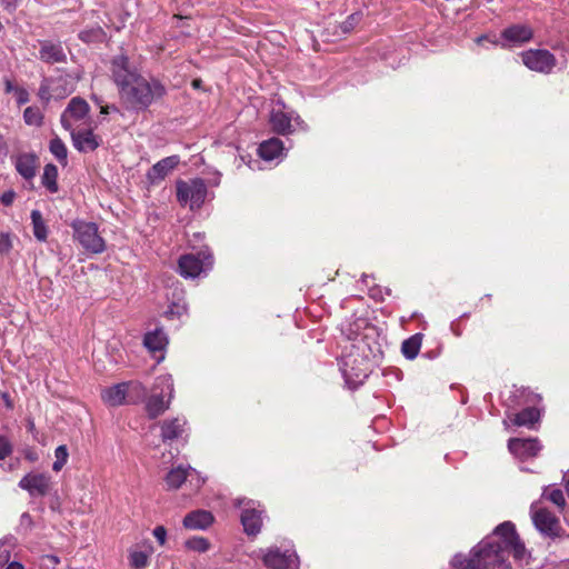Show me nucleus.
Masks as SVG:
<instances>
[{
	"label": "nucleus",
	"instance_id": "4468645a",
	"mask_svg": "<svg viewBox=\"0 0 569 569\" xmlns=\"http://www.w3.org/2000/svg\"><path fill=\"white\" fill-rule=\"evenodd\" d=\"M523 64L536 72L550 73L556 66V57L546 49H529L521 53Z\"/></svg>",
	"mask_w": 569,
	"mask_h": 569
},
{
	"label": "nucleus",
	"instance_id": "4be33fe9",
	"mask_svg": "<svg viewBox=\"0 0 569 569\" xmlns=\"http://www.w3.org/2000/svg\"><path fill=\"white\" fill-rule=\"evenodd\" d=\"M214 521L213 515L208 510L198 509L187 513L183 518V527L189 530H206Z\"/></svg>",
	"mask_w": 569,
	"mask_h": 569
},
{
	"label": "nucleus",
	"instance_id": "5fc2aeb1",
	"mask_svg": "<svg viewBox=\"0 0 569 569\" xmlns=\"http://www.w3.org/2000/svg\"><path fill=\"white\" fill-rule=\"evenodd\" d=\"M49 559L53 562V563H58L59 562V559L58 557L56 556H50Z\"/></svg>",
	"mask_w": 569,
	"mask_h": 569
},
{
	"label": "nucleus",
	"instance_id": "680f3d73",
	"mask_svg": "<svg viewBox=\"0 0 569 569\" xmlns=\"http://www.w3.org/2000/svg\"><path fill=\"white\" fill-rule=\"evenodd\" d=\"M2 28H3V27H2V23L0 22V31L2 30Z\"/></svg>",
	"mask_w": 569,
	"mask_h": 569
},
{
	"label": "nucleus",
	"instance_id": "1a4fd4ad",
	"mask_svg": "<svg viewBox=\"0 0 569 569\" xmlns=\"http://www.w3.org/2000/svg\"><path fill=\"white\" fill-rule=\"evenodd\" d=\"M207 186L202 179L177 182V199L180 204H189L191 210L199 209L206 200Z\"/></svg>",
	"mask_w": 569,
	"mask_h": 569
},
{
	"label": "nucleus",
	"instance_id": "a18cd8bd",
	"mask_svg": "<svg viewBox=\"0 0 569 569\" xmlns=\"http://www.w3.org/2000/svg\"><path fill=\"white\" fill-rule=\"evenodd\" d=\"M14 192L13 191H7V192H3L0 197V201L4 204V206H10L13 200H14Z\"/></svg>",
	"mask_w": 569,
	"mask_h": 569
},
{
	"label": "nucleus",
	"instance_id": "09e8293b",
	"mask_svg": "<svg viewBox=\"0 0 569 569\" xmlns=\"http://www.w3.org/2000/svg\"><path fill=\"white\" fill-rule=\"evenodd\" d=\"M1 398H2V400H3L4 405H6V407H7L8 409H12V408H13V401L11 400V398H10L9 393L3 392V393L1 395Z\"/></svg>",
	"mask_w": 569,
	"mask_h": 569
},
{
	"label": "nucleus",
	"instance_id": "a19ab883",
	"mask_svg": "<svg viewBox=\"0 0 569 569\" xmlns=\"http://www.w3.org/2000/svg\"><path fill=\"white\" fill-rule=\"evenodd\" d=\"M360 21V14L359 13H353V14H350L346 21H343L340 26L341 30L343 33H348L350 32L355 26Z\"/></svg>",
	"mask_w": 569,
	"mask_h": 569
},
{
	"label": "nucleus",
	"instance_id": "2eb2a0df",
	"mask_svg": "<svg viewBox=\"0 0 569 569\" xmlns=\"http://www.w3.org/2000/svg\"><path fill=\"white\" fill-rule=\"evenodd\" d=\"M90 111L88 102L79 97L72 98L61 114L60 122L66 130L74 129V124L84 120Z\"/></svg>",
	"mask_w": 569,
	"mask_h": 569
},
{
	"label": "nucleus",
	"instance_id": "603ef678",
	"mask_svg": "<svg viewBox=\"0 0 569 569\" xmlns=\"http://www.w3.org/2000/svg\"><path fill=\"white\" fill-rule=\"evenodd\" d=\"M102 114H107L109 112V107L106 106V107H101V111H100Z\"/></svg>",
	"mask_w": 569,
	"mask_h": 569
},
{
	"label": "nucleus",
	"instance_id": "423d86ee",
	"mask_svg": "<svg viewBox=\"0 0 569 569\" xmlns=\"http://www.w3.org/2000/svg\"><path fill=\"white\" fill-rule=\"evenodd\" d=\"M340 370L346 383L356 389L368 378L370 363L367 358L351 352L342 358Z\"/></svg>",
	"mask_w": 569,
	"mask_h": 569
},
{
	"label": "nucleus",
	"instance_id": "052dcab7",
	"mask_svg": "<svg viewBox=\"0 0 569 569\" xmlns=\"http://www.w3.org/2000/svg\"><path fill=\"white\" fill-rule=\"evenodd\" d=\"M29 428H30V430L34 428V425L32 421L29 422Z\"/></svg>",
	"mask_w": 569,
	"mask_h": 569
},
{
	"label": "nucleus",
	"instance_id": "39448f33",
	"mask_svg": "<svg viewBox=\"0 0 569 569\" xmlns=\"http://www.w3.org/2000/svg\"><path fill=\"white\" fill-rule=\"evenodd\" d=\"M73 238L90 253H101L106 249V242L99 234V228L94 222L76 220L71 224Z\"/></svg>",
	"mask_w": 569,
	"mask_h": 569
},
{
	"label": "nucleus",
	"instance_id": "e433bc0d",
	"mask_svg": "<svg viewBox=\"0 0 569 569\" xmlns=\"http://www.w3.org/2000/svg\"><path fill=\"white\" fill-rule=\"evenodd\" d=\"M31 219H32V223H33L34 237L40 241H44L47 238V229L43 223L41 213L38 210H33L31 212Z\"/></svg>",
	"mask_w": 569,
	"mask_h": 569
},
{
	"label": "nucleus",
	"instance_id": "9b49d317",
	"mask_svg": "<svg viewBox=\"0 0 569 569\" xmlns=\"http://www.w3.org/2000/svg\"><path fill=\"white\" fill-rule=\"evenodd\" d=\"M533 38V29L529 24L516 23L505 28L499 39H492L493 46H500L503 49L521 47Z\"/></svg>",
	"mask_w": 569,
	"mask_h": 569
},
{
	"label": "nucleus",
	"instance_id": "37998d69",
	"mask_svg": "<svg viewBox=\"0 0 569 569\" xmlns=\"http://www.w3.org/2000/svg\"><path fill=\"white\" fill-rule=\"evenodd\" d=\"M16 99H17V103L19 106H22V104H26L27 102H29V99H30V96H29V92L27 89L20 87L19 89L16 90Z\"/></svg>",
	"mask_w": 569,
	"mask_h": 569
},
{
	"label": "nucleus",
	"instance_id": "79ce46f5",
	"mask_svg": "<svg viewBox=\"0 0 569 569\" xmlns=\"http://www.w3.org/2000/svg\"><path fill=\"white\" fill-rule=\"evenodd\" d=\"M12 452V446L9 440L0 436V460L4 459Z\"/></svg>",
	"mask_w": 569,
	"mask_h": 569
},
{
	"label": "nucleus",
	"instance_id": "6ab92c4d",
	"mask_svg": "<svg viewBox=\"0 0 569 569\" xmlns=\"http://www.w3.org/2000/svg\"><path fill=\"white\" fill-rule=\"evenodd\" d=\"M167 300L169 301L168 310L166 311L168 317H178L187 313V303L184 301V289L182 284L177 281L173 283L166 293Z\"/></svg>",
	"mask_w": 569,
	"mask_h": 569
},
{
	"label": "nucleus",
	"instance_id": "49530a36",
	"mask_svg": "<svg viewBox=\"0 0 569 569\" xmlns=\"http://www.w3.org/2000/svg\"><path fill=\"white\" fill-rule=\"evenodd\" d=\"M3 84H4V92L6 93H16V90L20 87L14 86L13 81L9 78H3Z\"/></svg>",
	"mask_w": 569,
	"mask_h": 569
},
{
	"label": "nucleus",
	"instance_id": "bf43d9fd",
	"mask_svg": "<svg viewBox=\"0 0 569 569\" xmlns=\"http://www.w3.org/2000/svg\"><path fill=\"white\" fill-rule=\"evenodd\" d=\"M367 279H368V276H367V274H363V276H362V281H363V282H367Z\"/></svg>",
	"mask_w": 569,
	"mask_h": 569
},
{
	"label": "nucleus",
	"instance_id": "f704fd0d",
	"mask_svg": "<svg viewBox=\"0 0 569 569\" xmlns=\"http://www.w3.org/2000/svg\"><path fill=\"white\" fill-rule=\"evenodd\" d=\"M184 546L188 550L204 553L210 550L211 543L204 537L194 536L186 540Z\"/></svg>",
	"mask_w": 569,
	"mask_h": 569
},
{
	"label": "nucleus",
	"instance_id": "aec40b11",
	"mask_svg": "<svg viewBox=\"0 0 569 569\" xmlns=\"http://www.w3.org/2000/svg\"><path fill=\"white\" fill-rule=\"evenodd\" d=\"M38 58L49 64L67 62V53L61 42H53L50 40L39 41Z\"/></svg>",
	"mask_w": 569,
	"mask_h": 569
},
{
	"label": "nucleus",
	"instance_id": "ddd939ff",
	"mask_svg": "<svg viewBox=\"0 0 569 569\" xmlns=\"http://www.w3.org/2000/svg\"><path fill=\"white\" fill-rule=\"evenodd\" d=\"M234 505L242 509L241 523L244 532L249 536L258 535L262 526V511L258 509L260 505L246 498L237 499Z\"/></svg>",
	"mask_w": 569,
	"mask_h": 569
},
{
	"label": "nucleus",
	"instance_id": "f257e3e1",
	"mask_svg": "<svg viewBox=\"0 0 569 569\" xmlns=\"http://www.w3.org/2000/svg\"><path fill=\"white\" fill-rule=\"evenodd\" d=\"M111 72L122 101L132 110L143 111L166 94L160 81L139 74L124 56L112 60Z\"/></svg>",
	"mask_w": 569,
	"mask_h": 569
},
{
	"label": "nucleus",
	"instance_id": "393cba45",
	"mask_svg": "<svg viewBox=\"0 0 569 569\" xmlns=\"http://www.w3.org/2000/svg\"><path fill=\"white\" fill-rule=\"evenodd\" d=\"M258 152L263 160L272 161L284 157V147L279 138H270L260 143Z\"/></svg>",
	"mask_w": 569,
	"mask_h": 569
},
{
	"label": "nucleus",
	"instance_id": "72a5a7b5",
	"mask_svg": "<svg viewBox=\"0 0 569 569\" xmlns=\"http://www.w3.org/2000/svg\"><path fill=\"white\" fill-rule=\"evenodd\" d=\"M128 559L129 565L133 569H146L149 563V553L138 549H130Z\"/></svg>",
	"mask_w": 569,
	"mask_h": 569
},
{
	"label": "nucleus",
	"instance_id": "3c124183",
	"mask_svg": "<svg viewBox=\"0 0 569 569\" xmlns=\"http://www.w3.org/2000/svg\"><path fill=\"white\" fill-rule=\"evenodd\" d=\"M485 41H489V38H488L487 36H480V37H478V38L476 39V42H477L478 44H482V42H485Z\"/></svg>",
	"mask_w": 569,
	"mask_h": 569
},
{
	"label": "nucleus",
	"instance_id": "dca6fc26",
	"mask_svg": "<svg viewBox=\"0 0 569 569\" xmlns=\"http://www.w3.org/2000/svg\"><path fill=\"white\" fill-rule=\"evenodd\" d=\"M19 487L27 490L32 497H43L49 493L51 477L46 473H28L20 481Z\"/></svg>",
	"mask_w": 569,
	"mask_h": 569
},
{
	"label": "nucleus",
	"instance_id": "c85d7f7f",
	"mask_svg": "<svg viewBox=\"0 0 569 569\" xmlns=\"http://www.w3.org/2000/svg\"><path fill=\"white\" fill-rule=\"evenodd\" d=\"M36 162L34 154L23 153L17 157L14 167L24 179L31 180L36 176Z\"/></svg>",
	"mask_w": 569,
	"mask_h": 569
},
{
	"label": "nucleus",
	"instance_id": "f03ea898",
	"mask_svg": "<svg viewBox=\"0 0 569 569\" xmlns=\"http://www.w3.org/2000/svg\"><path fill=\"white\" fill-rule=\"evenodd\" d=\"M476 563L481 569H510L507 558L512 555L521 560L526 556V548L519 540L512 522L500 523L493 532L481 540L470 551Z\"/></svg>",
	"mask_w": 569,
	"mask_h": 569
},
{
	"label": "nucleus",
	"instance_id": "c03bdc74",
	"mask_svg": "<svg viewBox=\"0 0 569 569\" xmlns=\"http://www.w3.org/2000/svg\"><path fill=\"white\" fill-rule=\"evenodd\" d=\"M153 536L157 539V541L163 546L167 538V530L163 526H158L153 529Z\"/></svg>",
	"mask_w": 569,
	"mask_h": 569
},
{
	"label": "nucleus",
	"instance_id": "a878e982",
	"mask_svg": "<svg viewBox=\"0 0 569 569\" xmlns=\"http://www.w3.org/2000/svg\"><path fill=\"white\" fill-rule=\"evenodd\" d=\"M187 421L184 418L167 419L161 425V438L163 441L178 439L186 432Z\"/></svg>",
	"mask_w": 569,
	"mask_h": 569
},
{
	"label": "nucleus",
	"instance_id": "58836bf2",
	"mask_svg": "<svg viewBox=\"0 0 569 569\" xmlns=\"http://www.w3.org/2000/svg\"><path fill=\"white\" fill-rule=\"evenodd\" d=\"M543 496L559 508H563L566 505L563 492L560 489L555 488L549 491L546 490Z\"/></svg>",
	"mask_w": 569,
	"mask_h": 569
},
{
	"label": "nucleus",
	"instance_id": "20e7f679",
	"mask_svg": "<svg viewBox=\"0 0 569 569\" xmlns=\"http://www.w3.org/2000/svg\"><path fill=\"white\" fill-rule=\"evenodd\" d=\"M212 264V253L207 247L197 252L182 254L178 260L179 272L186 279H194L207 273Z\"/></svg>",
	"mask_w": 569,
	"mask_h": 569
},
{
	"label": "nucleus",
	"instance_id": "bb28decb",
	"mask_svg": "<svg viewBox=\"0 0 569 569\" xmlns=\"http://www.w3.org/2000/svg\"><path fill=\"white\" fill-rule=\"evenodd\" d=\"M144 347L156 356L157 352L164 351L168 345V337L161 328L149 331L143 338Z\"/></svg>",
	"mask_w": 569,
	"mask_h": 569
},
{
	"label": "nucleus",
	"instance_id": "0eeeda50",
	"mask_svg": "<svg viewBox=\"0 0 569 569\" xmlns=\"http://www.w3.org/2000/svg\"><path fill=\"white\" fill-rule=\"evenodd\" d=\"M74 91V80L70 74L43 78L39 90V99L48 103L51 99H63Z\"/></svg>",
	"mask_w": 569,
	"mask_h": 569
},
{
	"label": "nucleus",
	"instance_id": "6e6552de",
	"mask_svg": "<svg viewBox=\"0 0 569 569\" xmlns=\"http://www.w3.org/2000/svg\"><path fill=\"white\" fill-rule=\"evenodd\" d=\"M259 557L268 569H298L299 557L292 547L283 550L277 546H271L259 550Z\"/></svg>",
	"mask_w": 569,
	"mask_h": 569
},
{
	"label": "nucleus",
	"instance_id": "4c0bfd02",
	"mask_svg": "<svg viewBox=\"0 0 569 569\" xmlns=\"http://www.w3.org/2000/svg\"><path fill=\"white\" fill-rule=\"evenodd\" d=\"M68 457H69L68 449L64 445L57 447L54 450L56 460L52 465V470L56 472L60 471L63 468V466L67 463Z\"/></svg>",
	"mask_w": 569,
	"mask_h": 569
},
{
	"label": "nucleus",
	"instance_id": "ea45409f",
	"mask_svg": "<svg viewBox=\"0 0 569 569\" xmlns=\"http://www.w3.org/2000/svg\"><path fill=\"white\" fill-rule=\"evenodd\" d=\"M12 249V240L7 232L0 233V256L8 254Z\"/></svg>",
	"mask_w": 569,
	"mask_h": 569
},
{
	"label": "nucleus",
	"instance_id": "5701e85b",
	"mask_svg": "<svg viewBox=\"0 0 569 569\" xmlns=\"http://www.w3.org/2000/svg\"><path fill=\"white\" fill-rule=\"evenodd\" d=\"M179 163L178 156H170L154 163L148 171L147 178L151 183L163 180Z\"/></svg>",
	"mask_w": 569,
	"mask_h": 569
},
{
	"label": "nucleus",
	"instance_id": "2f4dec72",
	"mask_svg": "<svg viewBox=\"0 0 569 569\" xmlns=\"http://www.w3.org/2000/svg\"><path fill=\"white\" fill-rule=\"evenodd\" d=\"M49 150L61 164H67L68 150L64 142L59 137L51 139Z\"/></svg>",
	"mask_w": 569,
	"mask_h": 569
},
{
	"label": "nucleus",
	"instance_id": "4d7b16f0",
	"mask_svg": "<svg viewBox=\"0 0 569 569\" xmlns=\"http://www.w3.org/2000/svg\"><path fill=\"white\" fill-rule=\"evenodd\" d=\"M193 237L199 239V240L203 239V234L202 233H194Z\"/></svg>",
	"mask_w": 569,
	"mask_h": 569
},
{
	"label": "nucleus",
	"instance_id": "f8f14e48",
	"mask_svg": "<svg viewBox=\"0 0 569 569\" xmlns=\"http://www.w3.org/2000/svg\"><path fill=\"white\" fill-rule=\"evenodd\" d=\"M146 393L143 386L139 382H122L104 389L101 393L102 400L111 407L121 406L126 399L133 396L140 397Z\"/></svg>",
	"mask_w": 569,
	"mask_h": 569
},
{
	"label": "nucleus",
	"instance_id": "7ed1b4c3",
	"mask_svg": "<svg viewBox=\"0 0 569 569\" xmlns=\"http://www.w3.org/2000/svg\"><path fill=\"white\" fill-rule=\"evenodd\" d=\"M173 397V379L170 375H162L156 378L153 393L146 403L149 418L154 419L169 409Z\"/></svg>",
	"mask_w": 569,
	"mask_h": 569
},
{
	"label": "nucleus",
	"instance_id": "a211bd4d",
	"mask_svg": "<svg viewBox=\"0 0 569 569\" xmlns=\"http://www.w3.org/2000/svg\"><path fill=\"white\" fill-rule=\"evenodd\" d=\"M508 449L516 458L526 460L536 457L541 450V446L536 438H511L508 441Z\"/></svg>",
	"mask_w": 569,
	"mask_h": 569
},
{
	"label": "nucleus",
	"instance_id": "9d476101",
	"mask_svg": "<svg viewBox=\"0 0 569 569\" xmlns=\"http://www.w3.org/2000/svg\"><path fill=\"white\" fill-rule=\"evenodd\" d=\"M279 108H273L270 113V123L272 130L279 134H290L297 128L307 130L308 126L305 121L293 111H286L282 103H278Z\"/></svg>",
	"mask_w": 569,
	"mask_h": 569
},
{
	"label": "nucleus",
	"instance_id": "cd10ccee",
	"mask_svg": "<svg viewBox=\"0 0 569 569\" xmlns=\"http://www.w3.org/2000/svg\"><path fill=\"white\" fill-rule=\"evenodd\" d=\"M192 473H197L194 469L191 467H182L178 466L177 468L171 469L166 478L167 488L170 490H176L181 487V485L190 477Z\"/></svg>",
	"mask_w": 569,
	"mask_h": 569
},
{
	"label": "nucleus",
	"instance_id": "473e14b6",
	"mask_svg": "<svg viewBox=\"0 0 569 569\" xmlns=\"http://www.w3.org/2000/svg\"><path fill=\"white\" fill-rule=\"evenodd\" d=\"M476 560L477 559H473L470 553L468 557L462 553H456L450 560V566L453 569H481V567L476 563Z\"/></svg>",
	"mask_w": 569,
	"mask_h": 569
},
{
	"label": "nucleus",
	"instance_id": "b1692460",
	"mask_svg": "<svg viewBox=\"0 0 569 569\" xmlns=\"http://www.w3.org/2000/svg\"><path fill=\"white\" fill-rule=\"evenodd\" d=\"M540 418V412L538 409L533 407L525 408L522 411L515 413V415H508V419L503 420V425L506 428L509 427V421L512 422L515 426L518 427H527L532 428L536 422H538Z\"/></svg>",
	"mask_w": 569,
	"mask_h": 569
},
{
	"label": "nucleus",
	"instance_id": "6e6d98bb",
	"mask_svg": "<svg viewBox=\"0 0 569 569\" xmlns=\"http://www.w3.org/2000/svg\"><path fill=\"white\" fill-rule=\"evenodd\" d=\"M21 518L23 521L30 520V516L28 513H23Z\"/></svg>",
	"mask_w": 569,
	"mask_h": 569
},
{
	"label": "nucleus",
	"instance_id": "c756f323",
	"mask_svg": "<svg viewBox=\"0 0 569 569\" xmlns=\"http://www.w3.org/2000/svg\"><path fill=\"white\" fill-rule=\"evenodd\" d=\"M58 168L53 163H48L43 168V173L41 177V183L48 191L51 193H56L59 190L58 187Z\"/></svg>",
	"mask_w": 569,
	"mask_h": 569
},
{
	"label": "nucleus",
	"instance_id": "864d4df0",
	"mask_svg": "<svg viewBox=\"0 0 569 569\" xmlns=\"http://www.w3.org/2000/svg\"><path fill=\"white\" fill-rule=\"evenodd\" d=\"M200 82H201V80L196 79V80L192 81V84H193L194 88H198L200 86Z\"/></svg>",
	"mask_w": 569,
	"mask_h": 569
},
{
	"label": "nucleus",
	"instance_id": "412c9836",
	"mask_svg": "<svg viewBox=\"0 0 569 569\" xmlns=\"http://www.w3.org/2000/svg\"><path fill=\"white\" fill-rule=\"evenodd\" d=\"M72 139L73 147L79 152H91L100 146V138L93 133L91 129L86 130H69Z\"/></svg>",
	"mask_w": 569,
	"mask_h": 569
},
{
	"label": "nucleus",
	"instance_id": "13d9d810",
	"mask_svg": "<svg viewBox=\"0 0 569 569\" xmlns=\"http://www.w3.org/2000/svg\"><path fill=\"white\" fill-rule=\"evenodd\" d=\"M164 356L163 355H160L158 358H157V362H160L161 360H163Z\"/></svg>",
	"mask_w": 569,
	"mask_h": 569
},
{
	"label": "nucleus",
	"instance_id": "f3484780",
	"mask_svg": "<svg viewBox=\"0 0 569 569\" xmlns=\"http://www.w3.org/2000/svg\"><path fill=\"white\" fill-rule=\"evenodd\" d=\"M531 518L538 531L546 536H555L558 530V519L547 509L531 505Z\"/></svg>",
	"mask_w": 569,
	"mask_h": 569
},
{
	"label": "nucleus",
	"instance_id": "8fccbe9b",
	"mask_svg": "<svg viewBox=\"0 0 569 569\" xmlns=\"http://www.w3.org/2000/svg\"><path fill=\"white\" fill-rule=\"evenodd\" d=\"M6 569H24L23 565L18 561H11L8 563Z\"/></svg>",
	"mask_w": 569,
	"mask_h": 569
},
{
	"label": "nucleus",
	"instance_id": "c9c22d12",
	"mask_svg": "<svg viewBox=\"0 0 569 569\" xmlns=\"http://www.w3.org/2000/svg\"><path fill=\"white\" fill-rule=\"evenodd\" d=\"M23 120L28 126L40 127L43 123V113L38 107H27L23 111Z\"/></svg>",
	"mask_w": 569,
	"mask_h": 569
},
{
	"label": "nucleus",
	"instance_id": "7c9ffc66",
	"mask_svg": "<svg viewBox=\"0 0 569 569\" xmlns=\"http://www.w3.org/2000/svg\"><path fill=\"white\" fill-rule=\"evenodd\" d=\"M421 342H422L421 333H416V335L411 336L410 338L406 339L401 345L402 355L409 360L415 359L419 353V350L421 348Z\"/></svg>",
	"mask_w": 569,
	"mask_h": 569
},
{
	"label": "nucleus",
	"instance_id": "de8ad7c7",
	"mask_svg": "<svg viewBox=\"0 0 569 569\" xmlns=\"http://www.w3.org/2000/svg\"><path fill=\"white\" fill-rule=\"evenodd\" d=\"M369 295H370L371 298H373L376 300H382L383 299L381 290L378 289V288L369 289Z\"/></svg>",
	"mask_w": 569,
	"mask_h": 569
}]
</instances>
